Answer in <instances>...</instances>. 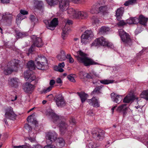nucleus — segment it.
Returning a JSON list of instances; mask_svg holds the SVG:
<instances>
[{
    "label": "nucleus",
    "instance_id": "nucleus-62",
    "mask_svg": "<svg viewBox=\"0 0 148 148\" xmlns=\"http://www.w3.org/2000/svg\"><path fill=\"white\" fill-rule=\"evenodd\" d=\"M53 97V95L52 94H50L47 96V98L49 100H51Z\"/></svg>",
    "mask_w": 148,
    "mask_h": 148
},
{
    "label": "nucleus",
    "instance_id": "nucleus-31",
    "mask_svg": "<svg viewBox=\"0 0 148 148\" xmlns=\"http://www.w3.org/2000/svg\"><path fill=\"white\" fill-rule=\"evenodd\" d=\"M34 6L36 8L39 9L42 8L43 2L41 1H38V0H34Z\"/></svg>",
    "mask_w": 148,
    "mask_h": 148
},
{
    "label": "nucleus",
    "instance_id": "nucleus-61",
    "mask_svg": "<svg viewBox=\"0 0 148 148\" xmlns=\"http://www.w3.org/2000/svg\"><path fill=\"white\" fill-rule=\"evenodd\" d=\"M55 83V81L53 79H51L50 81L49 85H50V86H53Z\"/></svg>",
    "mask_w": 148,
    "mask_h": 148
},
{
    "label": "nucleus",
    "instance_id": "nucleus-24",
    "mask_svg": "<svg viewBox=\"0 0 148 148\" xmlns=\"http://www.w3.org/2000/svg\"><path fill=\"white\" fill-rule=\"evenodd\" d=\"M77 94L79 96L82 102H84L88 97V95L84 92H77Z\"/></svg>",
    "mask_w": 148,
    "mask_h": 148
},
{
    "label": "nucleus",
    "instance_id": "nucleus-28",
    "mask_svg": "<svg viewBox=\"0 0 148 148\" xmlns=\"http://www.w3.org/2000/svg\"><path fill=\"white\" fill-rule=\"evenodd\" d=\"M66 54L64 51L61 50L57 56V58L60 61H63L65 60L66 58Z\"/></svg>",
    "mask_w": 148,
    "mask_h": 148
},
{
    "label": "nucleus",
    "instance_id": "nucleus-55",
    "mask_svg": "<svg viewBox=\"0 0 148 148\" xmlns=\"http://www.w3.org/2000/svg\"><path fill=\"white\" fill-rule=\"evenodd\" d=\"M141 30L140 28H137L135 31V34L136 35L140 33Z\"/></svg>",
    "mask_w": 148,
    "mask_h": 148
},
{
    "label": "nucleus",
    "instance_id": "nucleus-50",
    "mask_svg": "<svg viewBox=\"0 0 148 148\" xmlns=\"http://www.w3.org/2000/svg\"><path fill=\"white\" fill-rule=\"evenodd\" d=\"M72 76L73 75L72 74L69 75L67 76V78L70 81L73 82H75V80Z\"/></svg>",
    "mask_w": 148,
    "mask_h": 148
},
{
    "label": "nucleus",
    "instance_id": "nucleus-27",
    "mask_svg": "<svg viewBox=\"0 0 148 148\" xmlns=\"http://www.w3.org/2000/svg\"><path fill=\"white\" fill-rule=\"evenodd\" d=\"M127 22L129 24H137L138 23V20L137 17H131L127 20Z\"/></svg>",
    "mask_w": 148,
    "mask_h": 148
},
{
    "label": "nucleus",
    "instance_id": "nucleus-26",
    "mask_svg": "<svg viewBox=\"0 0 148 148\" xmlns=\"http://www.w3.org/2000/svg\"><path fill=\"white\" fill-rule=\"evenodd\" d=\"M65 66V64L64 62H62L61 63H60L58 66H56L54 67V69L57 71L60 72H62L64 71V70L62 68H64Z\"/></svg>",
    "mask_w": 148,
    "mask_h": 148
},
{
    "label": "nucleus",
    "instance_id": "nucleus-29",
    "mask_svg": "<svg viewBox=\"0 0 148 148\" xmlns=\"http://www.w3.org/2000/svg\"><path fill=\"white\" fill-rule=\"evenodd\" d=\"M109 30L110 28L109 27L105 26H102L99 29L98 33L100 35L104 34Z\"/></svg>",
    "mask_w": 148,
    "mask_h": 148
},
{
    "label": "nucleus",
    "instance_id": "nucleus-11",
    "mask_svg": "<svg viewBox=\"0 0 148 148\" xmlns=\"http://www.w3.org/2000/svg\"><path fill=\"white\" fill-rule=\"evenodd\" d=\"M86 27H82L81 28L80 30L81 32H83L85 31L82 34L89 39H91L94 36V33L91 30L87 29L86 30Z\"/></svg>",
    "mask_w": 148,
    "mask_h": 148
},
{
    "label": "nucleus",
    "instance_id": "nucleus-10",
    "mask_svg": "<svg viewBox=\"0 0 148 148\" xmlns=\"http://www.w3.org/2000/svg\"><path fill=\"white\" fill-rule=\"evenodd\" d=\"M92 134L94 136L97 137L98 139H100L103 137L104 132L102 130L96 128L92 131Z\"/></svg>",
    "mask_w": 148,
    "mask_h": 148
},
{
    "label": "nucleus",
    "instance_id": "nucleus-59",
    "mask_svg": "<svg viewBox=\"0 0 148 148\" xmlns=\"http://www.w3.org/2000/svg\"><path fill=\"white\" fill-rule=\"evenodd\" d=\"M1 3L3 4H8L10 3V0H0Z\"/></svg>",
    "mask_w": 148,
    "mask_h": 148
},
{
    "label": "nucleus",
    "instance_id": "nucleus-34",
    "mask_svg": "<svg viewBox=\"0 0 148 148\" xmlns=\"http://www.w3.org/2000/svg\"><path fill=\"white\" fill-rule=\"evenodd\" d=\"M134 97L131 95L127 96L123 100V102L125 103H129L131 101L134 100Z\"/></svg>",
    "mask_w": 148,
    "mask_h": 148
},
{
    "label": "nucleus",
    "instance_id": "nucleus-15",
    "mask_svg": "<svg viewBox=\"0 0 148 148\" xmlns=\"http://www.w3.org/2000/svg\"><path fill=\"white\" fill-rule=\"evenodd\" d=\"M57 137V134L54 132H49L46 134V139L51 143L54 141L56 139Z\"/></svg>",
    "mask_w": 148,
    "mask_h": 148
},
{
    "label": "nucleus",
    "instance_id": "nucleus-43",
    "mask_svg": "<svg viewBox=\"0 0 148 148\" xmlns=\"http://www.w3.org/2000/svg\"><path fill=\"white\" fill-rule=\"evenodd\" d=\"M128 23L127 22V20L125 21L123 20H120L117 24L118 26H122L126 25Z\"/></svg>",
    "mask_w": 148,
    "mask_h": 148
},
{
    "label": "nucleus",
    "instance_id": "nucleus-30",
    "mask_svg": "<svg viewBox=\"0 0 148 148\" xmlns=\"http://www.w3.org/2000/svg\"><path fill=\"white\" fill-rule=\"evenodd\" d=\"M69 26L65 25L64 27L62 29V38L64 39L67 36L69 30Z\"/></svg>",
    "mask_w": 148,
    "mask_h": 148
},
{
    "label": "nucleus",
    "instance_id": "nucleus-7",
    "mask_svg": "<svg viewBox=\"0 0 148 148\" xmlns=\"http://www.w3.org/2000/svg\"><path fill=\"white\" fill-rule=\"evenodd\" d=\"M5 115L6 118L12 120L15 119L16 117V115L14 113L13 108L11 107L8 108L6 110Z\"/></svg>",
    "mask_w": 148,
    "mask_h": 148
},
{
    "label": "nucleus",
    "instance_id": "nucleus-3",
    "mask_svg": "<svg viewBox=\"0 0 148 148\" xmlns=\"http://www.w3.org/2000/svg\"><path fill=\"white\" fill-rule=\"evenodd\" d=\"M48 4L52 6L59 3V8L62 11H65L68 8L69 5V0H46Z\"/></svg>",
    "mask_w": 148,
    "mask_h": 148
},
{
    "label": "nucleus",
    "instance_id": "nucleus-39",
    "mask_svg": "<svg viewBox=\"0 0 148 148\" xmlns=\"http://www.w3.org/2000/svg\"><path fill=\"white\" fill-rule=\"evenodd\" d=\"M67 13L68 14L75 17V15L77 14V11H76L74 9L72 8H70L67 10Z\"/></svg>",
    "mask_w": 148,
    "mask_h": 148
},
{
    "label": "nucleus",
    "instance_id": "nucleus-17",
    "mask_svg": "<svg viewBox=\"0 0 148 148\" xmlns=\"http://www.w3.org/2000/svg\"><path fill=\"white\" fill-rule=\"evenodd\" d=\"M110 96L112 100L118 104L123 99L121 96L113 92L111 94Z\"/></svg>",
    "mask_w": 148,
    "mask_h": 148
},
{
    "label": "nucleus",
    "instance_id": "nucleus-40",
    "mask_svg": "<svg viewBox=\"0 0 148 148\" xmlns=\"http://www.w3.org/2000/svg\"><path fill=\"white\" fill-rule=\"evenodd\" d=\"M114 81L112 80L103 79L100 80V82L103 84L106 85L113 83Z\"/></svg>",
    "mask_w": 148,
    "mask_h": 148
},
{
    "label": "nucleus",
    "instance_id": "nucleus-13",
    "mask_svg": "<svg viewBox=\"0 0 148 148\" xmlns=\"http://www.w3.org/2000/svg\"><path fill=\"white\" fill-rule=\"evenodd\" d=\"M112 9L111 7L109 5H105L99 8V11L103 15L108 14Z\"/></svg>",
    "mask_w": 148,
    "mask_h": 148
},
{
    "label": "nucleus",
    "instance_id": "nucleus-6",
    "mask_svg": "<svg viewBox=\"0 0 148 148\" xmlns=\"http://www.w3.org/2000/svg\"><path fill=\"white\" fill-rule=\"evenodd\" d=\"M24 76L25 80L28 82H31L33 81H35L36 83H37V80L36 79V77L33 74H31L29 71L24 73Z\"/></svg>",
    "mask_w": 148,
    "mask_h": 148
},
{
    "label": "nucleus",
    "instance_id": "nucleus-32",
    "mask_svg": "<svg viewBox=\"0 0 148 148\" xmlns=\"http://www.w3.org/2000/svg\"><path fill=\"white\" fill-rule=\"evenodd\" d=\"M27 68L29 69V71L31 72V71L34 70L35 69V66L34 61L30 60L28 62L27 64Z\"/></svg>",
    "mask_w": 148,
    "mask_h": 148
},
{
    "label": "nucleus",
    "instance_id": "nucleus-9",
    "mask_svg": "<svg viewBox=\"0 0 148 148\" xmlns=\"http://www.w3.org/2000/svg\"><path fill=\"white\" fill-rule=\"evenodd\" d=\"M43 43L41 39L40 38H36L34 41L33 44L29 49V52L31 53L34 49V47H41L42 46Z\"/></svg>",
    "mask_w": 148,
    "mask_h": 148
},
{
    "label": "nucleus",
    "instance_id": "nucleus-35",
    "mask_svg": "<svg viewBox=\"0 0 148 148\" xmlns=\"http://www.w3.org/2000/svg\"><path fill=\"white\" fill-rule=\"evenodd\" d=\"M57 145L60 147H62L64 146L65 141L62 138H58L56 139Z\"/></svg>",
    "mask_w": 148,
    "mask_h": 148
},
{
    "label": "nucleus",
    "instance_id": "nucleus-64",
    "mask_svg": "<svg viewBox=\"0 0 148 148\" xmlns=\"http://www.w3.org/2000/svg\"><path fill=\"white\" fill-rule=\"evenodd\" d=\"M44 148H56V147L54 146L47 145L44 147Z\"/></svg>",
    "mask_w": 148,
    "mask_h": 148
},
{
    "label": "nucleus",
    "instance_id": "nucleus-57",
    "mask_svg": "<svg viewBox=\"0 0 148 148\" xmlns=\"http://www.w3.org/2000/svg\"><path fill=\"white\" fill-rule=\"evenodd\" d=\"M13 148H28V147L26 145H22L15 146H14Z\"/></svg>",
    "mask_w": 148,
    "mask_h": 148
},
{
    "label": "nucleus",
    "instance_id": "nucleus-5",
    "mask_svg": "<svg viewBox=\"0 0 148 148\" xmlns=\"http://www.w3.org/2000/svg\"><path fill=\"white\" fill-rule=\"evenodd\" d=\"M108 41L104 38L101 37L96 39L94 42L92 43L91 47L98 45L108 46Z\"/></svg>",
    "mask_w": 148,
    "mask_h": 148
},
{
    "label": "nucleus",
    "instance_id": "nucleus-58",
    "mask_svg": "<svg viewBox=\"0 0 148 148\" xmlns=\"http://www.w3.org/2000/svg\"><path fill=\"white\" fill-rule=\"evenodd\" d=\"M20 13L23 15L27 14L28 13V12L24 10H21L20 11Z\"/></svg>",
    "mask_w": 148,
    "mask_h": 148
},
{
    "label": "nucleus",
    "instance_id": "nucleus-16",
    "mask_svg": "<svg viewBox=\"0 0 148 148\" xmlns=\"http://www.w3.org/2000/svg\"><path fill=\"white\" fill-rule=\"evenodd\" d=\"M87 101L90 105L94 107L97 108L100 106L99 102L98 100L95 97H93L91 99L87 100Z\"/></svg>",
    "mask_w": 148,
    "mask_h": 148
},
{
    "label": "nucleus",
    "instance_id": "nucleus-8",
    "mask_svg": "<svg viewBox=\"0 0 148 148\" xmlns=\"http://www.w3.org/2000/svg\"><path fill=\"white\" fill-rule=\"evenodd\" d=\"M35 88L34 85L28 82H26L23 86V89L24 91L27 93L31 94Z\"/></svg>",
    "mask_w": 148,
    "mask_h": 148
},
{
    "label": "nucleus",
    "instance_id": "nucleus-41",
    "mask_svg": "<svg viewBox=\"0 0 148 148\" xmlns=\"http://www.w3.org/2000/svg\"><path fill=\"white\" fill-rule=\"evenodd\" d=\"M124 10L123 7H121L118 9L116 11V15L122 16L124 11Z\"/></svg>",
    "mask_w": 148,
    "mask_h": 148
},
{
    "label": "nucleus",
    "instance_id": "nucleus-22",
    "mask_svg": "<svg viewBox=\"0 0 148 148\" xmlns=\"http://www.w3.org/2000/svg\"><path fill=\"white\" fill-rule=\"evenodd\" d=\"M36 61L47 65V60L46 58L43 56H38V58L36 60Z\"/></svg>",
    "mask_w": 148,
    "mask_h": 148
},
{
    "label": "nucleus",
    "instance_id": "nucleus-12",
    "mask_svg": "<svg viewBox=\"0 0 148 148\" xmlns=\"http://www.w3.org/2000/svg\"><path fill=\"white\" fill-rule=\"evenodd\" d=\"M55 101L56 105L59 107L64 106L65 104L64 97L62 95L59 94L56 96Z\"/></svg>",
    "mask_w": 148,
    "mask_h": 148
},
{
    "label": "nucleus",
    "instance_id": "nucleus-42",
    "mask_svg": "<svg viewBox=\"0 0 148 148\" xmlns=\"http://www.w3.org/2000/svg\"><path fill=\"white\" fill-rule=\"evenodd\" d=\"M97 77L96 74L95 73H93L92 74L91 73H86L85 77L88 79H92L94 78L95 77Z\"/></svg>",
    "mask_w": 148,
    "mask_h": 148
},
{
    "label": "nucleus",
    "instance_id": "nucleus-48",
    "mask_svg": "<svg viewBox=\"0 0 148 148\" xmlns=\"http://www.w3.org/2000/svg\"><path fill=\"white\" fill-rule=\"evenodd\" d=\"M66 58L69 60V62L70 63H72L74 62V60L70 54H67Z\"/></svg>",
    "mask_w": 148,
    "mask_h": 148
},
{
    "label": "nucleus",
    "instance_id": "nucleus-45",
    "mask_svg": "<svg viewBox=\"0 0 148 148\" xmlns=\"http://www.w3.org/2000/svg\"><path fill=\"white\" fill-rule=\"evenodd\" d=\"M92 22L95 24H97L99 23L100 22L99 18H97L95 16H93L92 18Z\"/></svg>",
    "mask_w": 148,
    "mask_h": 148
},
{
    "label": "nucleus",
    "instance_id": "nucleus-23",
    "mask_svg": "<svg viewBox=\"0 0 148 148\" xmlns=\"http://www.w3.org/2000/svg\"><path fill=\"white\" fill-rule=\"evenodd\" d=\"M49 115L52 119V121L54 123H56L60 120V118L59 116L52 112L49 113Z\"/></svg>",
    "mask_w": 148,
    "mask_h": 148
},
{
    "label": "nucleus",
    "instance_id": "nucleus-63",
    "mask_svg": "<svg viewBox=\"0 0 148 148\" xmlns=\"http://www.w3.org/2000/svg\"><path fill=\"white\" fill-rule=\"evenodd\" d=\"M56 82L58 84H61L62 83V81L61 78L60 77H58L56 79Z\"/></svg>",
    "mask_w": 148,
    "mask_h": 148
},
{
    "label": "nucleus",
    "instance_id": "nucleus-38",
    "mask_svg": "<svg viewBox=\"0 0 148 148\" xmlns=\"http://www.w3.org/2000/svg\"><path fill=\"white\" fill-rule=\"evenodd\" d=\"M99 8L97 5H93L90 10V12L92 14H96L99 12Z\"/></svg>",
    "mask_w": 148,
    "mask_h": 148
},
{
    "label": "nucleus",
    "instance_id": "nucleus-47",
    "mask_svg": "<svg viewBox=\"0 0 148 148\" xmlns=\"http://www.w3.org/2000/svg\"><path fill=\"white\" fill-rule=\"evenodd\" d=\"M102 86H100L96 87L92 93L94 94V93L99 92L100 90L102 88Z\"/></svg>",
    "mask_w": 148,
    "mask_h": 148
},
{
    "label": "nucleus",
    "instance_id": "nucleus-36",
    "mask_svg": "<svg viewBox=\"0 0 148 148\" xmlns=\"http://www.w3.org/2000/svg\"><path fill=\"white\" fill-rule=\"evenodd\" d=\"M81 42L83 44L86 45L89 42L90 39L85 36L82 34L81 36Z\"/></svg>",
    "mask_w": 148,
    "mask_h": 148
},
{
    "label": "nucleus",
    "instance_id": "nucleus-60",
    "mask_svg": "<svg viewBox=\"0 0 148 148\" xmlns=\"http://www.w3.org/2000/svg\"><path fill=\"white\" fill-rule=\"evenodd\" d=\"M87 114L90 116H93L94 115L93 111L91 110H89L87 112Z\"/></svg>",
    "mask_w": 148,
    "mask_h": 148
},
{
    "label": "nucleus",
    "instance_id": "nucleus-2",
    "mask_svg": "<svg viewBox=\"0 0 148 148\" xmlns=\"http://www.w3.org/2000/svg\"><path fill=\"white\" fill-rule=\"evenodd\" d=\"M22 62L18 60H14L10 61L7 64L4 69V73L5 75L11 73L22 64Z\"/></svg>",
    "mask_w": 148,
    "mask_h": 148
},
{
    "label": "nucleus",
    "instance_id": "nucleus-25",
    "mask_svg": "<svg viewBox=\"0 0 148 148\" xmlns=\"http://www.w3.org/2000/svg\"><path fill=\"white\" fill-rule=\"evenodd\" d=\"M138 19V23L143 25H145L148 20V18H147L145 17L142 15H141L139 16Z\"/></svg>",
    "mask_w": 148,
    "mask_h": 148
},
{
    "label": "nucleus",
    "instance_id": "nucleus-37",
    "mask_svg": "<svg viewBox=\"0 0 148 148\" xmlns=\"http://www.w3.org/2000/svg\"><path fill=\"white\" fill-rule=\"evenodd\" d=\"M140 97L148 100V90L143 91L140 95Z\"/></svg>",
    "mask_w": 148,
    "mask_h": 148
},
{
    "label": "nucleus",
    "instance_id": "nucleus-19",
    "mask_svg": "<svg viewBox=\"0 0 148 148\" xmlns=\"http://www.w3.org/2000/svg\"><path fill=\"white\" fill-rule=\"evenodd\" d=\"M20 83L19 79L16 77L12 78L8 80L9 85L12 87H16Z\"/></svg>",
    "mask_w": 148,
    "mask_h": 148
},
{
    "label": "nucleus",
    "instance_id": "nucleus-52",
    "mask_svg": "<svg viewBox=\"0 0 148 148\" xmlns=\"http://www.w3.org/2000/svg\"><path fill=\"white\" fill-rule=\"evenodd\" d=\"M24 127L25 129L28 130L29 132H30L31 131V130L32 128L28 124H26L25 125Z\"/></svg>",
    "mask_w": 148,
    "mask_h": 148
},
{
    "label": "nucleus",
    "instance_id": "nucleus-14",
    "mask_svg": "<svg viewBox=\"0 0 148 148\" xmlns=\"http://www.w3.org/2000/svg\"><path fill=\"white\" fill-rule=\"evenodd\" d=\"M58 24V18H54L51 22L50 23L46 24V27L49 29L53 30L56 27Z\"/></svg>",
    "mask_w": 148,
    "mask_h": 148
},
{
    "label": "nucleus",
    "instance_id": "nucleus-53",
    "mask_svg": "<svg viewBox=\"0 0 148 148\" xmlns=\"http://www.w3.org/2000/svg\"><path fill=\"white\" fill-rule=\"evenodd\" d=\"M22 15H18V16H17V18H16V21L17 22H18V21H19V22H18V23H19V22L20 23V21L22 19H23V18H22L21 17V16Z\"/></svg>",
    "mask_w": 148,
    "mask_h": 148
},
{
    "label": "nucleus",
    "instance_id": "nucleus-54",
    "mask_svg": "<svg viewBox=\"0 0 148 148\" xmlns=\"http://www.w3.org/2000/svg\"><path fill=\"white\" fill-rule=\"evenodd\" d=\"M70 122L72 125H75L76 123V121L75 119L71 118L70 119Z\"/></svg>",
    "mask_w": 148,
    "mask_h": 148
},
{
    "label": "nucleus",
    "instance_id": "nucleus-33",
    "mask_svg": "<svg viewBox=\"0 0 148 148\" xmlns=\"http://www.w3.org/2000/svg\"><path fill=\"white\" fill-rule=\"evenodd\" d=\"M36 67L38 69L42 70H44L47 67V64H45L36 61Z\"/></svg>",
    "mask_w": 148,
    "mask_h": 148
},
{
    "label": "nucleus",
    "instance_id": "nucleus-18",
    "mask_svg": "<svg viewBox=\"0 0 148 148\" xmlns=\"http://www.w3.org/2000/svg\"><path fill=\"white\" fill-rule=\"evenodd\" d=\"M59 126L61 133L63 134L67 130L68 125L64 120L61 121L59 124Z\"/></svg>",
    "mask_w": 148,
    "mask_h": 148
},
{
    "label": "nucleus",
    "instance_id": "nucleus-21",
    "mask_svg": "<svg viewBox=\"0 0 148 148\" xmlns=\"http://www.w3.org/2000/svg\"><path fill=\"white\" fill-rule=\"evenodd\" d=\"M127 110L126 104H123L119 106L117 108L116 110L119 112H122L125 114L126 111Z\"/></svg>",
    "mask_w": 148,
    "mask_h": 148
},
{
    "label": "nucleus",
    "instance_id": "nucleus-49",
    "mask_svg": "<svg viewBox=\"0 0 148 148\" xmlns=\"http://www.w3.org/2000/svg\"><path fill=\"white\" fill-rule=\"evenodd\" d=\"M86 75V73L83 71L80 72L79 73V76L82 79H84L85 77V76Z\"/></svg>",
    "mask_w": 148,
    "mask_h": 148
},
{
    "label": "nucleus",
    "instance_id": "nucleus-1",
    "mask_svg": "<svg viewBox=\"0 0 148 148\" xmlns=\"http://www.w3.org/2000/svg\"><path fill=\"white\" fill-rule=\"evenodd\" d=\"M78 55L76 56L78 62L82 63L86 66L91 65L97 64L98 63L94 61L92 59L87 57V54L81 51L77 52Z\"/></svg>",
    "mask_w": 148,
    "mask_h": 148
},
{
    "label": "nucleus",
    "instance_id": "nucleus-4",
    "mask_svg": "<svg viewBox=\"0 0 148 148\" xmlns=\"http://www.w3.org/2000/svg\"><path fill=\"white\" fill-rule=\"evenodd\" d=\"M119 33L122 41L125 45H130L132 44V40L128 33L122 29L119 30Z\"/></svg>",
    "mask_w": 148,
    "mask_h": 148
},
{
    "label": "nucleus",
    "instance_id": "nucleus-56",
    "mask_svg": "<svg viewBox=\"0 0 148 148\" xmlns=\"http://www.w3.org/2000/svg\"><path fill=\"white\" fill-rule=\"evenodd\" d=\"M72 24V21L70 20H68L66 23L65 25L69 26L70 25H71Z\"/></svg>",
    "mask_w": 148,
    "mask_h": 148
},
{
    "label": "nucleus",
    "instance_id": "nucleus-51",
    "mask_svg": "<svg viewBox=\"0 0 148 148\" xmlns=\"http://www.w3.org/2000/svg\"><path fill=\"white\" fill-rule=\"evenodd\" d=\"M53 87V86H50L46 89H44L43 92L45 93H47L51 90Z\"/></svg>",
    "mask_w": 148,
    "mask_h": 148
},
{
    "label": "nucleus",
    "instance_id": "nucleus-46",
    "mask_svg": "<svg viewBox=\"0 0 148 148\" xmlns=\"http://www.w3.org/2000/svg\"><path fill=\"white\" fill-rule=\"evenodd\" d=\"M24 36V35L20 32H16V37L17 38H21Z\"/></svg>",
    "mask_w": 148,
    "mask_h": 148
},
{
    "label": "nucleus",
    "instance_id": "nucleus-20",
    "mask_svg": "<svg viewBox=\"0 0 148 148\" xmlns=\"http://www.w3.org/2000/svg\"><path fill=\"white\" fill-rule=\"evenodd\" d=\"M88 16L87 13L84 11H77V14L75 15V18L82 19L86 18Z\"/></svg>",
    "mask_w": 148,
    "mask_h": 148
},
{
    "label": "nucleus",
    "instance_id": "nucleus-44",
    "mask_svg": "<svg viewBox=\"0 0 148 148\" xmlns=\"http://www.w3.org/2000/svg\"><path fill=\"white\" fill-rule=\"evenodd\" d=\"M96 147V144L93 142H91L86 146L87 148H95Z\"/></svg>",
    "mask_w": 148,
    "mask_h": 148
}]
</instances>
